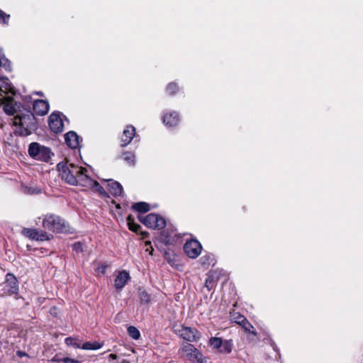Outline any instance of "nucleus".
Listing matches in <instances>:
<instances>
[{"label":"nucleus","mask_w":363,"mask_h":363,"mask_svg":"<svg viewBox=\"0 0 363 363\" xmlns=\"http://www.w3.org/2000/svg\"><path fill=\"white\" fill-rule=\"evenodd\" d=\"M59 174L62 180L70 185H80L83 186L85 179L87 178V169L82 167H78L74 164L61 162L57 165Z\"/></svg>","instance_id":"1"},{"label":"nucleus","mask_w":363,"mask_h":363,"mask_svg":"<svg viewBox=\"0 0 363 363\" xmlns=\"http://www.w3.org/2000/svg\"><path fill=\"white\" fill-rule=\"evenodd\" d=\"M43 226L44 228L55 233H68L69 226L65 220L60 216L50 214L46 215L43 220Z\"/></svg>","instance_id":"2"},{"label":"nucleus","mask_w":363,"mask_h":363,"mask_svg":"<svg viewBox=\"0 0 363 363\" xmlns=\"http://www.w3.org/2000/svg\"><path fill=\"white\" fill-rule=\"evenodd\" d=\"M29 155L37 160L48 162L54 154L49 147L38 143H31L28 147Z\"/></svg>","instance_id":"3"},{"label":"nucleus","mask_w":363,"mask_h":363,"mask_svg":"<svg viewBox=\"0 0 363 363\" xmlns=\"http://www.w3.org/2000/svg\"><path fill=\"white\" fill-rule=\"evenodd\" d=\"M138 219L147 227L153 229L160 230L166 225L164 218L155 213H150L146 216H138Z\"/></svg>","instance_id":"4"},{"label":"nucleus","mask_w":363,"mask_h":363,"mask_svg":"<svg viewBox=\"0 0 363 363\" xmlns=\"http://www.w3.org/2000/svg\"><path fill=\"white\" fill-rule=\"evenodd\" d=\"M182 351L190 361H197L199 363L206 362L203 354L190 343H184Z\"/></svg>","instance_id":"5"},{"label":"nucleus","mask_w":363,"mask_h":363,"mask_svg":"<svg viewBox=\"0 0 363 363\" xmlns=\"http://www.w3.org/2000/svg\"><path fill=\"white\" fill-rule=\"evenodd\" d=\"M3 294L6 296H11L16 294L18 292V281L16 277L11 273L6 275L5 281L3 284Z\"/></svg>","instance_id":"6"},{"label":"nucleus","mask_w":363,"mask_h":363,"mask_svg":"<svg viewBox=\"0 0 363 363\" xmlns=\"http://www.w3.org/2000/svg\"><path fill=\"white\" fill-rule=\"evenodd\" d=\"M35 118L30 110H26L25 113H18L13 119L15 126L30 128L34 124Z\"/></svg>","instance_id":"7"},{"label":"nucleus","mask_w":363,"mask_h":363,"mask_svg":"<svg viewBox=\"0 0 363 363\" xmlns=\"http://www.w3.org/2000/svg\"><path fill=\"white\" fill-rule=\"evenodd\" d=\"M201 249V243L196 240L186 241L184 245V252L189 257L192 259H195L199 256Z\"/></svg>","instance_id":"8"},{"label":"nucleus","mask_w":363,"mask_h":363,"mask_svg":"<svg viewBox=\"0 0 363 363\" xmlns=\"http://www.w3.org/2000/svg\"><path fill=\"white\" fill-rule=\"evenodd\" d=\"M179 335L189 342H195L200 339L201 334L195 328L189 327H182L179 331Z\"/></svg>","instance_id":"9"},{"label":"nucleus","mask_w":363,"mask_h":363,"mask_svg":"<svg viewBox=\"0 0 363 363\" xmlns=\"http://www.w3.org/2000/svg\"><path fill=\"white\" fill-rule=\"evenodd\" d=\"M21 233L24 236L32 240L43 241L48 239V235L45 232H39L35 228H24Z\"/></svg>","instance_id":"10"},{"label":"nucleus","mask_w":363,"mask_h":363,"mask_svg":"<svg viewBox=\"0 0 363 363\" xmlns=\"http://www.w3.org/2000/svg\"><path fill=\"white\" fill-rule=\"evenodd\" d=\"M0 102L4 104V111L9 116H13L17 113V108L19 107L18 104L14 101V99L8 96L0 99Z\"/></svg>","instance_id":"11"},{"label":"nucleus","mask_w":363,"mask_h":363,"mask_svg":"<svg viewBox=\"0 0 363 363\" xmlns=\"http://www.w3.org/2000/svg\"><path fill=\"white\" fill-rule=\"evenodd\" d=\"M48 122L50 128L52 132L59 133L63 130V122L58 113H52L49 116Z\"/></svg>","instance_id":"12"},{"label":"nucleus","mask_w":363,"mask_h":363,"mask_svg":"<svg viewBox=\"0 0 363 363\" xmlns=\"http://www.w3.org/2000/svg\"><path fill=\"white\" fill-rule=\"evenodd\" d=\"M81 181L84 182L83 186L89 187L91 189H93V191L99 193L100 195L103 196H108V194L103 188V186H101L98 182L91 179L89 176L86 179H85V181Z\"/></svg>","instance_id":"13"},{"label":"nucleus","mask_w":363,"mask_h":363,"mask_svg":"<svg viewBox=\"0 0 363 363\" xmlns=\"http://www.w3.org/2000/svg\"><path fill=\"white\" fill-rule=\"evenodd\" d=\"M33 111L38 116H44L49 111V104L47 101L43 99H37L33 105Z\"/></svg>","instance_id":"14"},{"label":"nucleus","mask_w":363,"mask_h":363,"mask_svg":"<svg viewBox=\"0 0 363 363\" xmlns=\"http://www.w3.org/2000/svg\"><path fill=\"white\" fill-rule=\"evenodd\" d=\"M135 135V128L133 125H127L124 129L121 136V147L127 146L133 140Z\"/></svg>","instance_id":"15"},{"label":"nucleus","mask_w":363,"mask_h":363,"mask_svg":"<svg viewBox=\"0 0 363 363\" xmlns=\"http://www.w3.org/2000/svg\"><path fill=\"white\" fill-rule=\"evenodd\" d=\"M66 144L72 149H76L79 146V138L74 131H69L65 135Z\"/></svg>","instance_id":"16"},{"label":"nucleus","mask_w":363,"mask_h":363,"mask_svg":"<svg viewBox=\"0 0 363 363\" xmlns=\"http://www.w3.org/2000/svg\"><path fill=\"white\" fill-rule=\"evenodd\" d=\"M130 275L126 271H121L115 279L114 286L118 290L122 289L128 281L130 279Z\"/></svg>","instance_id":"17"},{"label":"nucleus","mask_w":363,"mask_h":363,"mask_svg":"<svg viewBox=\"0 0 363 363\" xmlns=\"http://www.w3.org/2000/svg\"><path fill=\"white\" fill-rule=\"evenodd\" d=\"M163 122L167 126H175L179 122V114L175 111L170 112L169 114H165L163 116Z\"/></svg>","instance_id":"18"},{"label":"nucleus","mask_w":363,"mask_h":363,"mask_svg":"<svg viewBox=\"0 0 363 363\" xmlns=\"http://www.w3.org/2000/svg\"><path fill=\"white\" fill-rule=\"evenodd\" d=\"M109 191L114 196H121L123 193V187L121 184L116 181L110 180L108 183Z\"/></svg>","instance_id":"19"},{"label":"nucleus","mask_w":363,"mask_h":363,"mask_svg":"<svg viewBox=\"0 0 363 363\" xmlns=\"http://www.w3.org/2000/svg\"><path fill=\"white\" fill-rule=\"evenodd\" d=\"M133 208L140 213H146L150 211V204L145 202H138L133 205Z\"/></svg>","instance_id":"20"},{"label":"nucleus","mask_w":363,"mask_h":363,"mask_svg":"<svg viewBox=\"0 0 363 363\" xmlns=\"http://www.w3.org/2000/svg\"><path fill=\"white\" fill-rule=\"evenodd\" d=\"M233 348V343L232 340H225L223 342L221 348L219 350V352L223 354H230Z\"/></svg>","instance_id":"21"},{"label":"nucleus","mask_w":363,"mask_h":363,"mask_svg":"<svg viewBox=\"0 0 363 363\" xmlns=\"http://www.w3.org/2000/svg\"><path fill=\"white\" fill-rule=\"evenodd\" d=\"M102 346L103 343H100L97 341L86 342L82 345V349L86 350H96L100 349Z\"/></svg>","instance_id":"22"},{"label":"nucleus","mask_w":363,"mask_h":363,"mask_svg":"<svg viewBox=\"0 0 363 363\" xmlns=\"http://www.w3.org/2000/svg\"><path fill=\"white\" fill-rule=\"evenodd\" d=\"M127 222L128 228L135 233H138L139 229L140 228V225L135 223L134 218L131 215H129L127 218Z\"/></svg>","instance_id":"23"},{"label":"nucleus","mask_w":363,"mask_h":363,"mask_svg":"<svg viewBox=\"0 0 363 363\" xmlns=\"http://www.w3.org/2000/svg\"><path fill=\"white\" fill-rule=\"evenodd\" d=\"M223 340L220 337H213L209 340V344L219 351L223 345Z\"/></svg>","instance_id":"24"},{"label":"nucleus","mask_w":363,"mask_h":363,"mask_svg":"<svg viewBox=\"0 0 363 363\" xmlns=\"http://www.w3.org/2000/svg\"><path fill=\"white\" fill-rule=\"evenodd\" d=\"M179 90V87L177 83L170 82L167 84L166 87V92L169 96L174 95Z\"/></svg>","instance_id":"25"},{"label":"nucleus","mask_w":363,"mask_h":363,"mask_svg":"<svg viewBox=\"0 0 363 363\" xmlns=\"http://www.w3.org/2000/svg\"><path fill=\"white\" fill-rule=\"evenodd\" d=\"M130 337L134 340H138L140 337V331L135 326H129L127 329Z\"/></svg>","instance_id":"26"},{"label":"nucleus","mask_w":363,"mask_h":363,"mask_svg":"<svg viewBox=\"0 0 363 363\" xmlns=\"http://www.w3.org/2000/svg\"><path fill=\"white\" fill-rule=\"evenodd\" d=\"M241 326L245 331L250 333L254 335H257L256 331L254 330V327L247 319L242 323Z\"/></svg>","instance_id":"27"},{"label":"nucleus","mask_w":363,"mask_h":363,"mask_svg":"<svg viewBox=\"0 0 363 363\" xmlns=\"http://www.w3.org/2000/svg\"><path fill=\"white\" fill-rule=\"evenodd\" d=\"M140 299L141 303H149L151 301V296L145 291L140 292Z\"/></svg>","instance_id":"28"},{"label":"nucleus","mask_w":363,"mask_h":363,"mask_svg":"<svg viewBox=\"0 0 363 363\" xmlns=\"http://www.w3.org/2000/svg\"><path fill=\"white\" fill-rule=\"evenodd\" d=\"M65 343L69 346H72L76 348H82L81 344L78 342L76 339L71 337L65 339Z\"/></svg>","instance_id":"29"},{"label":"nucleus","mask_w":363,"mask_h":363,"mask_svg":"<svg viewBox=\"0 0 363 363\" xmlns=\"http://www.w3.org/2000/svg\"><path fill=\"white\" fill-rule=\"evenodd\" d=\"M232 320L236 323L242 325V323L246 320V318L238 313H235L231 315Z\"/></svg>","instance_id":"30"},{"label":"nucleus","mask_w":363,"mask_h":363,"mask_svg":"<svg viewBox=\"0 0 363 363\" xmlns=\"http://www.w3.org/2000/svg\"><path fill=\"white\" fill-rule=\"evenodd\" d=\"M123 160L127 162L130 164H133L134 163L135 156L133 153L130 152H125L123 154Z\"/></svg>","instance_id":"31"},{"label":"nucleus","mask_w":363,"mask_h":363,"mask_svg":"<svg viewBox=\"0 0 363 363\" xmlns=\"http://www.w3.org/2000/svg\"><path fill=\"white\" fill-rule=\"evenodd\" d=\"M2 61H3V63L1 64V66H3V67L8 72H11V62L5 57V56L4 55L3 58H2Z\"/></svg>","instance_id":"32"},{"label":"nucleus","mask_w":363,"mask_h":363,"mask_svg":"<svg viewBox=\"0 0 363 363\" xmlns=\"http://www.w3.org/2000/svg\"><path fill=\"white\" fill-rule=\"evenodd\" d=\"M9 18V15L6 14L4 12L0 10V23L8 24Z\"/></svg>","instance_id":"33"},{"label":"nucleus","mask_w":363,"mask_h":363,"mask_svg":"<svg viewBox=\"0 0 363 363\" xmlns=\"http://www.w3.org/2000/svg\"><path fill=\"white\" fill-rule=\"evenodd\" d=\"M72 249H73V250H74L77 252H82L83 248H82V243L81 242H75L72 245Z\"/></svg>","instance_id":"34"},{"label":"nucleus","mask_w":363,"mask_h":363,"mask_svg":"<svg viewBox=\"0 0 363 363\" xmlns=\"http://www.w3.org/2000/svg\"><path fill=\"white\" fill-rule=\"evenodd\" d=\"M62 362H64L65 363H79V362L78 360L71 359L69 357L64 358L62 359Z\"/></svg>","instance_id":"35"},{"label":"nucleus","mask_w":363,"mask_h":363,"mask_svg":"<svg viewBox=\"0 0 363 363\" xmlns=\"http://www.w3.org/2000/svg\"><path fill=\"white\" fill-rule=\"evenodd\" d=\"M16 354L20 357H22L23 356H27V354L26 352H24L23 351H20V350L17 351Z\"/></svg>","instance_id":"36"},{"label":"nucleus","mask_w":363,"mask_h":363,"mask_svg":"<svg viewBox=\"0 0 363 363\" xmlns=\"http://www.w3.org/2000/svg\"><path fill=\"white\" fill-rule=\"evenodd\" d=\"M4 57V52L1 50H0V67L1 66V64L3 63L2 58Z\"/></svg>","instance_id":"37"},{"label":"nucleus","mask_w":363,"mask_h":363,"mask_svg":"<svg viewBox=\"0 0 363 363\" xmlns=\"http://www.w3.org/2000/svg\"><path fill=\"white\" fill-rule=\"evenodd\" d=\"M206 260H207V259L206 258V257H202L201 258V261L202 262L203 264H206Z\"/></svg>","instance_id":"38"},{"label":"nucleus","mask_w":363,"mask_h":363,"mask_svg":"<svg viewBox=\"0 0 363 363\" xmlns=\"http://www.w3.org/2000/svg\"><path fill=\"white\" fill-rule=\"evenodd\" d=\"M106 268V266H101V267H100L101 271V272H102V273H105Z\"/></svg>","instance_id":"39"},{"label":"nucleus","mask_w":363,"mask_h":363,"mask_svg":"<svg viewBox=\"0 0 363 363\" xmlns=\"http://www.w3.org/2000/svg\"><path fill=\"white\" fill-rule=\"evenodd\" d=\"M210 284H211V281H209V284H208V280H206V286L208 289H209Z\"/></svg>","instance_id":"40"},{"label":"nucleus","mask_w":363,"mask_h":363,"mask_svg":"<svg viewBox=\"0 0 363 363\" xmlns=\"http://www.w3.org/2000/svg\"><path fill=\"white\" fill-rule=\"evenodd\" d=\"M210 284H211V281H209V284H208V280H206V286L208 289H209Z\"/></svg>","instance_id":"41"},{"label":"nucleus","mask_w":363,"mask_h":363,"mask_svg":"<svg viewBox=\"0 0 363 363\" xmlns=\"http://www.w3.org/2000/svg\"><path fill=\"white\" fill-rule=\"evenodd\" d=\"M210 284H211V281H209V284H208V280H206V286L208 289H209Z\"/></svg>","instance_id":"42"},{"label":"nucleus","mask_w":363,"mask_h":363,"mask_svg":"<svg viewBox=\"0 0 363 363\" xmlns=\"http://www.w3.org/2000/svg\"><path fill=\"white\" fill-rule=\"evenodd\" d=\"M110 357L112 358V359H116V355L114 354H110Z\"/></svg>","instance_id":"43"},{"label":"nucleus","mask_w":363,"mask_h":363,"mask_svg":"<svg viewBox=\"0 0 363 363\" xmlns=\"http://www.w3.org/2000/svg\"><path fill=\"white\" fill-rule=\"evenodd\" d=\"M0 80H8V78H6V77H1Z\"/></svg>","instance_id":"44"},{"label":"nucleus","mask_w":363,"mask_h":363,"mask_svg":"<svg viewBox=\"0 0 363 363\" xmlns=\"http://www.w3.org/2000/svg\"><path fill=\"white\" fill-rule=\"evenodd\" d=\"M167 255L166 254V259H167L168 262L171 263V262H172V261H171V259L167 258Z\"/></svg>","instance_id":"45"}]
</instances>
